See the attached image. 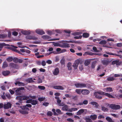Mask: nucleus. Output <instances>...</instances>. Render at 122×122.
Segmentation results:
<instances>
[{
	"label": "nucleus",
	"mask_w": 122,
	"mask_h": 122,
	"mask_svg": "<svg viewBox=\"0 0 122 122\" xmlns=\"http://www.w3.org/2000/svg\"><path fill=\"white\" fill-rule=\"evenodd\" d=\"M55 98L57 100V102L59 104L61 103V101L59 99V97H56Z\"/></svg>",
	"instance_id": "nucleus-42"
},
{
	"label": "nucleus",
	"mask_w": 122,
	"mask_h": 122,
	"mask_svg": "<svg viewBox=\"0 0 122 122\" xmlns=\"http://www.w3.org/2000/svg\"><path fill=\"white\" fill-rule=\"evenodd\" d=\"M46 63L49 64H50L52 63V62L51 60H48L46 61Z\"/></svg>",
	"instance_id": "nucleus-64"
},
{
	"label": "nucleus",
	"mask_w": 122,
	"mask_h": 122,
	"mask_svg": "<svg viewBox=\"0 0 122 122\" xmlns=\"http://www.w3.org/2000/svg\"><path fill=\"white\" fill-rule=\"evenodd\" d=\"M75 86L77 88H81L84 86L83 84L81 83H76L75 84Z\"/></svg>",
	"instance_id": "nucleus-12"
},
{
	"label": "nucleus",
	"mask_w": 122,
	"mask_h": 122,
	"mask_svg": "<svg viewBox=\"0 0 122 122\" xmlns=\"http://www.w3.org/2000/svg\"><path fill=\"white\" fill-rule=\"evenodd\" d=\"M107 79L108 81H112L115 80V79L113 77H109Z\"/></svg>",
	"instance_id": "nucleus-34"
},
{
	"label": "nucleus",
	"mask_w": 122,
	"mask_h": 122,
	"mask_svg": "<svg viewBox=\"0 0 122 122\" xmlns=\"http://www.w3.org/2000/svg\"><path fill=\"white\" fill-rule=\"evenodd\" d=\"M22 33L25 35H27L30 33V30L27 31L26 30H22L21 31Z\"/></svg>",
	"instance_id": "nucleus-18"
},
{
	"label": "nucleus",
	"mask_w": 122,
	"mask_h": 122,
	"mask_svg": "<svg viewBox=\"0 0 122 122\" xmlns=\"http://www.w3.org/2000/svg\"><path fill=\"white\" fill-rule=\"evenodd\" d=\"M16 104L18 107H20L21 108V109L19 111L22 114H28V111H29V109L27 107H31L32 106L31 105L29 104H27L25 106L22 107L19 106L20 105L18 103H16Z\"/></svg>",
	"instance_id": "nucleus-1"
},
{
	"label": "nucleus",
	"mask_w": 122,
	"mask_h": 122,
	"mask_svg": "<svg viewBox=\"0 0 122 122\" xmlns=\"http://www.w3.org/2000/svg\"><path fill=\"white\" fill-rule=\"evenodd\" d=\"M30 98L35 99L36 98V97L34 96H30L28 97L25 96L23 97V99L24 100H26Z\"/></svg>",
	"instance_id": "nucleus-9"
},
{
	"label": "nucleus",
	"mask_w": 122,
	"mask_h": 122,
	"mask_svg": "<svg viewBox=\"0 0 122 122\" xmlns=\"http://www.w3.org/2000/svg\"><path fill=\"white\" fill-rule=\"evenodd\" d=\"M52 111L53 112L54 115H57L58 114L55 112V110L54 109H53L52 110Z\"/></svg>",
	"instance_id": "nucleus-54"
},
{
	"label": "nucleus",
	"mask_w": 122,
	"mask_h": 122,
	"mask_svg": "<svg viewBox=\"0 0 122 122\" xmlns=\"http://www.w3.org/2000/svg\"><path fill=\"white\" fill-rule=\"evenodd\" d=\"M28 38L29 39L34 40H35L37 39V38L36 36H28Z\"/></svg>",
	"instance_id": "nucleus-23"
},
{
	"label": "nucleus",
	"mask_w": 122,
	"mask_h": 122,
	"mask_svg": "<svg viewBox=\"0 0 122 122\" xmlns=\"http://www.w3.org/2000/svg\"><path fill=\"white\" fill-rule=\"evenodd\" d=\"M56 112L59 114H62V113L61 112V110L59 109H57L56 110Z\"/></svg>",
	"instance_id": "nucleus-48"
},
{
	"label": "nucleus",
	"mask_w": 122,
	"mask_h": 122,
	"mask_svg": "<svg viewBox=\"0 0 122 122\" xmlns=\"http://www.w3.org/2000/svg\"><path fill=\"white\" fill-rule=\"evenodd\" d=\"M36 32L38 34L42 35L45 34L44 31L41 30L40 29H37L36 30Z\"/></svg>",
	"instance_id": "nucleus-15"
},
{
	"label": "nucleus",
	"mask_w": 122,
	"mask_h": 122,
	"mask_svg": "<svg viewBox=\"0 0 122 122\" xmlns=\"http://www.w3.org/2000/svg\"><path fill=\"white\" fill-rule=\"evenodd\" d=\"M5 86H6V85H5ZM5 85H2L1 86V89L3 90H5Z\"/></svg>",
	"instance_id": "nucleus-59"
},
{
	"label": "nucleus",
	"mask_w": 122,
	"mask_h": 122,
	"mask_svg": "<svg viewBox=\"0 0 122 122\" xmlns=\"http://www.w3.org/2000/svg\"><path fill=\"white\" fill-rule=\"evenodd\" d=\"M104 94L103 95H105L106 96L108 97L109 98H114V97L112 95L108 93H105L104 92Z\"/></svg>",
	"instance_id": "nucleus-21"
},
{
	"label": "nucleus",
	"mask_w": 122,
	"mask_h": 122,
	"mask_svg": "<svg viewBox=\"0 0 122 122\" xmlns=\"http://www.w3.org/2000/svg\"><path fill=\"white\" fill-rule=\"evenodd\" d=\"M42 80L40 78H39L37 80V83H42Z\"/></svg>",
	"instance_id": "nucleus-58"
},
{
	"label": "nucleus",
	"mask_w": 122,
	"mask_h": 122,
	"mask_svg": "<svg viewBox=\"0 0 122 122\" xmlns=\"http://www.w3.org/2000/svg\"><path fill=\"white\" fill-rule=\"evenodd\" d=\"M13 60V58L12 57H9L7 58V61L8 62H10L12 61Z\"/></svg>",
	"instance_id": "nucleus-41"
},
{
	"label": "nucleus",
	"mask_w": 122,
	"mask_h": 122,
	"mask_svg": "<svg viewBox=\"0 0 122 122\" xmlns=\"http://www.w3.org/2000/svg\"><path fill=\"white\" fill-rule=\"evenodd\" d=\"M45 99V97H42L39 98H38V100L40 101L41 102L43 101Z\"/></svg>",
	"instance_id": "nucleus-46"
},
{
	"label": "nucleus",
	"mask_w": 122,
	"mask_h": 122,
	"mask_svg": "<svg viewBox=\"0 0 122 122\" xmlns=\"http://www.w3.org/2000/svg\"><path fill=\"white\" fill-rule=\"evenodd\" d=\"M63 48H68L70 47L69 44L67 43L63 44L62 46Z\"/></svg>",
	"instance_id": "nucleus-29"
},
{
	"label": "nucleus",
	"mask_w": 122,
	"mask_h": 122,
	"mask_svg": "<svg viewBox=\"0 0 122 122\" xmlns=\"http://www.w3.org/2000/svg\"><path fill=\"white\" fill-rule=\"evenodd\" d=\"M26 81L27 82L29 83L32 82L34 81H33L32 79L31 78H29L28 79L26 80Z\"/></svg>",
	"instance_id": "nucleus-38"
},
{
	"label": "nucleus",
	"mask_w": 122,
	"mask_h": 122,
	"mask_svg": "<svg viewBox=\"0 0 122 122\" xmlns=\"http://www.w3.org/2000/svg\"><path fill=\"white\" fill-rule=\"evenodd\" d=\"M42 38L44 39L47 40L48 41H53L59 40V39H51L50 37L48 36L44 35L42 36Z\"/></svg>",
	"instance_id": "nucleus-7"
},
{
	"label": "nucleus",
	"mask_w": 122,
	"mask_h": 122,
	"mask_svg": "<svg viewBox=\"0 0 122 122\" xmlns=\"http://www.w3.org/2000/svg\"><path fill=\"white\" fill-rule=\"evenodd\" d=\"M106 119L108 122H114L112 119L109 117H107L106 118Z\"/></svg>",
	"instance_id": "nucleus-33"
},
{
	"label": "nucleus",
	"mask_w": 122,
	"mask_h": 122,
	"mask_svg": "<svg viewBox=\"0 0 122 122\" xmlns=\"http://www.w3.org/2000/svg\"><path fill=\"white\" fill-rule=\"evenodd\" d=\"M79 68L80 70H82L83 69V65L80 64L79 66Z\"/></svg>",
	"instance_id": "nucleus-49"
},
{
	"label": "nucleus",
	"mask_w": 122,
	"mask_h": 122,
	"mask_svg": "<svg viewBox=\"0 0 122 122\" xmlns=\"http://www.w3.org/2000/svg\"><path fill=\"white\" fill-rule=\"evenodd\" d=\"M104 89L106 90L107 92H110L113 91L112 88L110 87L106 88H105Z\"/></svg>",
	"instance_id": "nucleus-25"
},
{
	"label": "nucleus",
	"mask_w": 122,
	"mask_h": 122,
	"mask_svg": "<svg viewBox=\"0 0 122 122\" xmlns=\"http://www.w3.org/2000/svg\"><path fill=\"white\" fill-rule=\"evenodd\" d=\"M38 87L39 89L41 90H44L45 88V87L44 86H38Z\"/></svg>",
	"instance_id": "nucleus-40"
},
{
	"label": "nucleus",
	"mask_w": 122,
	"mask_h": 122,
	"mask_svg": "<svg viewBox=\"0 0 122 122\" xmlns=\"http://www.w3.org/2000/svg\"><path fill=\"white\" fill-rule=\"evenodd\" d=\"M96 63L97 61H94L92 62L91 65V68L92 69H93L95 68Z\"/></svg>",
	"instance_id": "nucleus-24"
},
{
	"label": "nucleus",
	"mask_w": 122,
	"mask_h": 122,
	"mask_svg": "<svg viewBox=\"0 0 122 122\" xmlns=\"http://www.w3.org/2000/svg\"><path fill=\"white\" fill-rule=\"evenodd\" d=\"M54 88L58 90H63L64 89V87L61 86H53Z\"/></svg>",
	"instance_id": "nucleus-14"
},
{
	"label": "nucleus",
	"mask_w": 122,
	"mask_h": 122,
	"mask_svg": "<svg viewBox=\"0 0 122 122\" xmlns=\"http://www.w3.org/2000/svg\"><path fill=\"white\" fill-rule=\"evenodd\" d=\"M7 35L5 34H0V38H4L6 37Z\"/></svg>",
	"instance_id": "nucleus-43"
},
{
	"label": "nucleus",
	"mask_w": 122,
	"mask_h": 122,
	"mask_svg": "<svg viewBox=\"0 0 122 122\" xmlns=\"http://www.w3.org/2000/svg\"><path fill=\"white\" fill-rule=\"evenodd\" d=\"M59 70L58 68H56L52 71L53 74L55 75H57L59 72Z\"/></svg>",
	"instance_id": "nucleus-10"
},
{
	"label": "nucleus",
	"mask_w": 122,
	"mask_h": 122,
	"mask_svg": "<svg viewBox=\"0 0 122 122\" xmlns=\"http://www.w3.org/2000/svg\"><path fill=\"white\" fill-rule=\"evenodd\" d=\"M10 73V72L8 71H4L2 72V74L5 76L8 75Z\"/></svg>",
	"instance_id": "nucleus-28"
},
{
	"label": "nucleus",
	"mask_w": 122,
	"mask_h": 122,
	"mask_svg": "<svg viewBox=\"0 0 122 122\" xmlns=\"http://www.w3.org/2000/svg\"><path fill=\"white\" fill-rule=\"evenodd\" d=\"M98 118L99 119H101V118H104V117L102 115H100L98 116Z\"/></svg>",
	"instance_id": "nucleus-61"
},
{
	"label": "nucleus",
	"mask_w": 122,
	"mask_h": 122,
	"mask_svg": "<svg viewBox=\"0 0 122 122\" xmlns=\"http://www.w3.org/2000/svg\"><path fill=\"white\" fill-rule=\"evenodd\" d=\"M83 90L80 89H77L76 90V91L78 93L80 94L81 93H82L83 91Z\"/></svg>",
	"instance_id": "nucleus-35"
},
{
	"label": "nucleus",
	"mask_w": 122,
	"mask_h": 122,
	"mask_svg": "<svg viewBox=\"0 0 122 122\" xmlns=\"http://www.w3.org/2000/svg\"><path fill=\"white\" fill-rule=\"evenodd\" d=\"M38 101L36 100L32 99H28L26 101V103H31L33 105H35L38 103Z\"/></svg>",
	"instance_id": "nucleus-5"
},
{
	"label": "nucleus",
	"mask_w": 122,
	"mask_h": 122,
	"mask_svg": "<svg viewBox=\"0 0 122 122\" xmlns=\"http://www.w3.org/2000/svg\"><path fill=\"white\" fill-rule=\"evenodd\" d=\"M102 110L103 112H106L107 111L108 109L107 108L102 106Z\"/></svg>",
	"instance_id": "nucleus-36"
},
{
	"label": "nucleus",
	"mask_w": 122,
	"mask_h": 122,
	"mask_svg": "<svg viewBox=\"0 0 122 122\" xmlns=\"http://www.w3.org/2000/svg\"><path fill=\"white\" fill-rule=\"evenodd\" d=\"M65 59L64 58H63L61 60V63L62 64H64L65 62Z\"/></svg>",
	"instance_id": "nucleus-62"
},
{
	"label": "nucleus",
	"mask_w": 122,
	"mask_h": 122,
	"mask_svg": "<svg viewBox=\"0 0 122 122\" xmlns=\"http://www.w3.org/2000/svg\"><path fill=\"white\" fill-rule=\"evenodd\" d=\"M47 114L48 116H51L52 115V113L51 112L49 111L47 112Z\"/></svg>",
	"instance_id": "nucleus-51"
},
{
	"label": "nucleus",
	"mask_w": 122,
	"mask_h": 122,
	"mask_svg": "<svg viewBox=\"0 0 122 122\" xmlns=\"http://www.w3.org/2000/svg\"><path fill=\"white\" fill-rule=\"evenodd\" d=\"M111 61H109V60L107 59V60H104L102 61V63L103 65H107Z\"/></svg>",
	"instance_id": "nucleus-11"
},
{
	"label": "nucleus",
	"mask_w": 122,
	"mask_h": 122,
	"mask_svg": "<svg viewBox=\"0 0 122 122\" xmlns=\"http://www.w3.org/2000/svg\"><path fill=\"white\" fill-rule=\"evenodd\" d=\"M89 36V34L86 33H84V38H87Z\"/></svg>",
	"instance_id": "nucleus-47"
},
{
	"label": "nucleus",
	"mask_w": 122,
	"mask_h": 122,
	"mask_svg": "<svg viewBox=\"0 0 122 122\" xmlns=\"http://www.w3.org/2000/svg\"><path fill=\"white\" fill-rule=\"evenodd\" d=\"M54 88L58 90H63L64 89V87L61 86H53Z\"/></svg>",
	"instance_id": "nucleus-13"
},
{
	"label": "nucleus",
	"mask_w": 122,
	"mask_h": 122,
	"mask_svg": "<svg viewBox=\"0 0 122 122\" xmlns=\"http://www.w3.org/2000/svg\"><path fill=\"white\" fill-rule=\"evenodd\" d=\"M77 110V108H72L71 109H69V110H68V111L69 112H71L72 111H75Z\"/></svg>",
	"instance_id": "nucleus-37"
},
{
	"label": "nucleus",
	"mask_w": 122,
	"mask_h": 122,
	"mask_svg": "<svg viewBox=\"0 0 122 122\" xmlns=\"http://www.w3.org/2000/svg\"><path fill=\"white\" fill-rule=\"evenodd\" d=\"M111 63L112 65L116 64L117 66H118L120 65L121 64V62L119 60H117L112 61Z\"/></svg>",
	"instance_id": "nucleus-6"
},
{
	"label": "nucleus",
	"mask_w": 122,
	"mask_h": 122,
	"mask_svg": "<svg viewBox=\"0 0 122 122\" xmlns=\"http://www.w3.org/2000/svg\"><path fill=\"white\" fill-rule=\"evenodd\" d=\"M90 104L93 105L94 107L96 108H97L98 106V105L97 103L95 102H91Z\"/></svg>",
	"instance_id": "nucleus-20"
},
{
	"label": "nucleus",
	"mask_w": 122,
	"mask_h": 122,
	"mask_svg": "<svg viewBox=\"0 0 122 122\" xmlns=\"http://www.w3.org/2000/svg\"><path fill=\"white\" fill-rule=\"evenodd\" d=\"M90 61L89 60H86L84 61V65L86 66H87L90 63Z\"/></svg>",
	"instance_id": "nucleus-27"
},
{
	"label": "nucleus",
	"mask_w": 122,
	"mask_h": 122,
	"mask_svg": "<svg viewBox=\"0 0 122 122\" xmlns=\"http://www.w3.org/2000/svg\"><path fill=\"white\" fill-rule=\"evenodd\" d=\"M76 61H78V64L79 63L80 65H83L84 60L83 59H79L77 60Z\"/></svg>",
	"instance_id": "nucleus-26"
},
{
	"label": "nucleus",
	"mask_w": 122,
	"mask_h": 122,
	"mask_svg": "<svg viewBox=\"0 0 122 122\" xmlns=\"http://www.w3.org/2000/svg\"><path fill=\"white\" fill-rule=\"evenodd\" d=\"M71 64L70 62H69L67 65V67L68 69L69 70H71Z\"/></svg>",
	"instance_id": "nucleus-31"
},
{
	"label": "nucleus",
	"mask_w": 122,
	"mask_h": 122,
	"mask_svg": "<svg viewBox=\"0 0 122 122\" xmlns=\"http://www.w3.org/2000/svg\"><path fill=\"white\" fill-rule=\"evenodd\" d=\"M23 97L21 96H18L16 97V99L17 100H19L20 101H21L23 100Z\"/></svg>",
	"instance_id": "nucleus-39"
},
{
	"label": "nucleus",
	"mask_w": 122,
	"mask_h": 122,
	"mask_svg": "<svg viewBox=\"0 0 122 122\" xmlns=\"http://www.w3.org/2000/svg\"><path fill=\"white\" fill-rule=\"evenodd\" d=\"M24 89V88L21 87V88H13V90L16 93V95H20L22 93L21 90Z\"/></svg>",
	"instance_id": "nucleus-2"
},
{
	"label": "nucleus",
	"mask_w": 122,
	"mask_h": 122,
	"mask_svg": "<svg viewBox=\"0 0 122 122\" xmlns=\"http://www.w3.org/2000/svg\"><path fill=\"white\" fill-rule=\"evenodd\" d=\"M68 43H80V42L79 41L75 42L74 41H67Z\"/></svg>",
	"instance_id": "nucleus-55"
},
{
	"label": "nucleus",
	"mask_w": 122,
	"mask_h": 122,
	"mask_svg": "<svg viewBox=\"0 0 122 122\" xmlns=\"http://www.w3.org/2000/svg\"><path fill=\"white\" fill-rule=\"evenodd\" d=\"M30 53V51L29 50L27 49H25V54H29Z\"/></svg>",
	"instance_id": "nucleus-60"
},
{
	"label": "nucleus",
	"mask_w": 122,
	"mask_h": 122,
	"mask_svg": "<svg viewBox=\"0 0 122 122\" xmlns=\"http://www.w3.org/2000/svg\"><path fill=\"white\" fill-rule=\"evenodd\" d=\"M110 107L112 109L117 110L120 108V106L119 105L111 104L110 105Z\"/></svg>",
	"instance_id": "nucleus-4"
},
{
	"label": "nucleus",
	"mask_w": 122,
	"mask_h": 122,
	"mask_svg": "<svg viewBox=\"0 0 122 122\" xmlns=\"http://www.w3.org/2000/svg\"><path fill=\"white\" fill-rule=\"evenodd\" d=\"M90 117L93 120H96V119H97V116L95 114H94L93 115H91L90 116Z\"/></svg>",
	"instance_id": "nucleus-22"
},
{
	"label": "nucleus",
	"mask_w": 122,
	"mask_h": 122,
	"mask_svg": "<svg viewBox=\"0 0 122 122\" xmlns=\"http://www.w3.org/2000/svg\"><path fill=\"white\" fill-rule=\"evenodd\" d=\"M67 121L69 122H73L74 120L71 118H68L67 119Z\"/></svg>",
	"instance_id": "nucleus-50"
},
{
	"label": "nucleus",
	"mask_w": 122,
	"mask_h": 122,
	"mask_svg": "<svg viewBox=\"0 0 122 122\" xmlns=\"http://www.w3.org/2000/svg\"><path fill=\"white\" fill-rule=\"evenodd\" d=\"M114 76L115 77L122 76V74H121V75H120L117 74H115L114 75Z\"/></svg>",
	"instance_id": "nucleus-56"
},
{
	"label": "nucleus",
	"mask_w": 122,
	"mask_h": 122,
	"mask_svg": "<svg viewBox=\"0 0 122 122\" xmlns=\"http://www.w3.org/2000/svg\"><path fill=\"white\" fill-rule=\"evenodd\" d=\"M89 90L86 89H84V95H87L89 93Z\"/></svg>",
	"instance_id": "nucleus-45"
},
{
	"label": "nucleus",
	"mask_w": 122,
	"mask_h": 122,
	"mask_svg": "<svg viewBox=\"0 0 122 122\" xmlns=\"http://www.w3.org/2000/svg\"><path fill=\"white\" fill-rule=\"evenodd\" d=\"M107 43L106 41L105 40H102L100 41L99 44L101 45H105V44Z\"/></svg>",
	"instance_id": "nucleus-30"
},
{
	"label": "nucleus",
	"mask_w": 122,
	"mask_h": 122,
	"mask_svg": "<svg viewBox=\"0 0 122 122\" xmlns=\"http://www.w3.org/2000/svg\"><path fill=\"white\" fill-rule=\"evenodd\" d=\"M69 109L68 108V106L67 105H65L62 108V110L66 111L68 112H69L68 110H69Z\"/></svg>",
	"instance_id": "nucleus-19"
},
{
	"label": "nucleus",
	"mask_w": 122,
	"mask_h": 122,
	"mask_svg": "<svg viewBox=\"0 0 122 122\" xmlns=\"http://www.w3.org/2000/svg\"><path fill=\"white\" fill-rule=\"evenodd\" d=\"M53 45L55 46H60V45L57 43H53Z\"/></svg>",
	"instance_id": "nucleus-53"
},
{
	"label": "nucleus",
	"mask_w": 122,
	"mask_h": 122,
	"mask_svg": "<svg viewBox=\"0 0 122 122\" xmlns=\"http://www.w3.org/2000/svg\"><path fill=\"white\" fill-rule=\"evenodd\" d=\"M93 50L95 52H98V51L97 48L95 47H93L92 48Z\"/></svg>",
	"instance_id": "nucleus-57"
},
{
	"label": "nucleus",
	"mask_w": 122,
	"mask_h": 122,
	"mask_svg": "<svg viewBox=\"0 0 122 122\" xmlns=\"http://www.w3.org/2000/svg\"><path fill=\"white\" fill-rule=\"evenodd\" d=\"M78 61H76L75 63L73 64L72 66L75 69H76L78 67Z\"/></svg>",
	"instance_id": "nucleus-16"
},
{
	"label": "nucleus",
	"mask_w": 122,
	"mask_h": 122,
	"mask_svg": "<svg viewBox=\"0 0 122 122\" xmlns=\"http://www.w3.org/2000/svg\"><path fill=\"white\" fill-rule=\"evenodd\" d=\"M11 104L10 102H7L6 104H4L3 106L4 108L5 109H8L10 108L11 106Z\"/></svg>",
	"instance_id": "nucleus-8"
},
{
	"label": "nucleus",
	"mask_w": 122,
	"mask_h": 122,
	"mask_svg": "<svg viewBox=\"0 0 122 122\" xmlns=\"http://www.w3.org/2000/svg\"><path fill=\"white\" fill-rule=\"evenodd\" d=\"M7 66V63L6 62H4L3 64L2 67L3 68H4Z\"/></svg>",
	"instance_id": "nucleus-52"
},
{
	"label": "nucleus",
	"mask_w": 122,
	"mask_h": 122,
	"mask_svg": "<svg viewBox=\"0 0 122 122\" xmlns=\"http://www.w3.org/2000/svg\"><path fill=\"white\" fill-rule=\"evenodd\" d=\"M66 114L69 116H71L73 115V114L72 113L70 112H66Z\"/></svg>",
	"instance_id": "nucleus-63"
},
{
	"label": "nucleus",
	"mask_w": 122,
	"mask_h": 122,
	"mask_svg": "<svg viewBox=\"0 0 122 122\" xmlns=\"http://www.w3.org/2000/svg\"><path fill=\"white\" fill-rule=\"evenodd\" d=\"M104 93V92L100 91L95 92L94 95L95 96L96 98L99 99H101L102 98L101 95H103Z\"/></svg>",
	"instance_id": "nucleus-3"
},
{
	"label": "nucleus",
	"mask_w": 122,
	"mask_h": 122,
	"mask_svg": "<svg viewBox=\"0 0 122 122\" xmlns=\"http://www.w3.org/2000/svg\"><path fill=\"white\" fill-rule=\"evenodd\" d=\"M15 83L16 85L18 86H23L24 85L23 83L19 81H16L15 82Z\"/></svg>",
	"instance_id": "nucleus-17"
},
{
	"label": "nucleus",
	"mask_w": 122,
	"mask_h": 122,
	"mask_svg": "<svg viewBox=\"0 0 122 122\" xmlns=\"http://www.w3.org/2000/svg\"><path fill=\"white\" fill-rule=\"evenodd\" d=\"M84 55H93V54L91 52H86L84 53Z\"/></svg>",
	"instance_id": "nucleus-44"
},
{
	"label": "nucleus",
	"mask_w": 122,
	"mask_h": 122,
	"mask_svg": "<svg viewBox=\"0 0 122 122\" xmlns=\"http://www.w3.org/2000/svg\"><path fill=\"white\" fill-rule=\"evenodd\" d=\"M83 112L84 110L83 109L80 110L77 112V114L78 115H80Z\"/></svg>",
	"instance_id": "nucleus-32"
}]
</instances>
